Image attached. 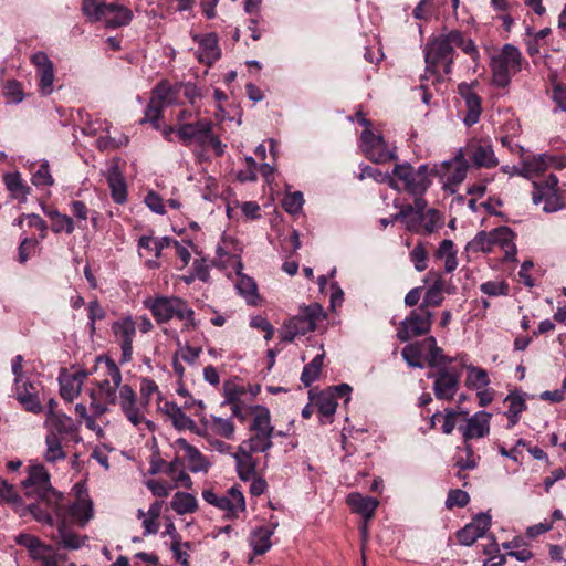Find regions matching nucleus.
Listing matches in <instances>:
<instances>
[{"label": "nucleus", "instance_id": "obj_1", "mask_svg": "<svg viewBox=\"0 0 566 566\" xmlns=\"http://www.w3.org/2000/svg\"><path fill=\"white\" fill-rule=\"evenodd\" d=\"M24 495L34 499L25 505V510L38 521L50 526L54 524L53 514H63V505L60 503L62 493L51 484V476L45 467L40 462H32L28 468V478L22 481Z\"/></svg>", "mask_w": 566, "mask_h": 566}, {"label": "nucleus", "instance_id": "obj_2", "mask_svg": "<svg viewBox=\"0 0 566 566\" xmlns=\"http://www.w3.org/2000/svg\"><path fill=\"white\" fill-rule=\"evenodd\" d=\"M145 305L150 310L157 323H165L170 319H179L185 327H195V312L188 303L179 297L159 296L147 298Z\"/></svg>", "mask_w": 566, "mask_h": 566}, {"label": "nucleus", "instance_id": "obj_3", "mask_svg": "<svg viewBox=\"0 0 566 566\" xmlns=\"http://www.w3.org/2000/svg\"><path fill=\"white\" fill-rule=\"evenodd\" d=\"M324 317L323 307L316 302L300 306L298 314L289 318L281 327L280 335L282 340L291 343L297 336L314 331L317 322Z\"/></svg>", "mask_w": 566, "mask_h": 566}, {"label": "nucleus", "instance_id": "obj_4", "mask_svg": "<svg viewBox=\"0 0 566 566\" xmlns=\"http://www.w3.org/2000/svg\"><path fill=\"white\" fill-rule=\"evenodd\" d=\"M401 355L410 367L422 368V360L428 361L430 366H439L440 364H449L454 358L442 355V349L437 346L433 336L427 337L421 342L408 344L403 347Z\"/></svg>", "mask_w": 566, "mask_h": 566}, {"label": "nucleus", "instance_id": "obj_5", "mask_svg": "<svg viewBox=\"0 0 566 566\" xmlns=\"http://www.w3.org/2000/svg\"><path fill=\"white\" fill-rule=\"evenodd\" d=\"M454 48L450 40V32L429 41L424 49L426 72L444 74L451 72Z\"/></svg>", "mask_w": 566, "mask_h": 566}, {"label": "nucleus", "instance_id": "obj_6", "mask_svg": "<svg viewBox=\"0 0 566 566\" xmlns=\"http://www.w3.org/2000/svg\"><path fill=\"white\" fill-rule=\"evenodd\" d=\"M251 437L241 442L248 451L265 452L273 446L274 428L271 426L270 412L266 408L258 409L250 424Z\"/></svg>", "mask_w": 566, "mask_h": 566}, {"label": "nucleus", "instance_id": "obj_7", "mask_svg": "<svg viewBox=\"0 0 566 566\" xmlns=\"http://www.w3.org/2000/svg\"><path fill=\"white\" fill-rule=\"evenodd\" d=\"M493 83L499 87H506L512 75L521 71V52L511 44H505L500 53L491 60Z\"/></svg>", "mask_w": 566, "mask_h": 566}, {"label": "nucleus", "instance_id": "obj_8", "mask_svg": "<svg viewBox=\"0 0 566 566\" xmlns=\"http://www.w3.org/2000/svg\"><path fill=\"white\" fill-rule=\"evenodd\" d=\"M392 178L402 184L403 190L413 196H422L429 188L431 181L429 178L428 165H420L417 169L409 163L398 164L392 170Z\"/></svg>", "mask_w": 566, "mask_h": 566}, {"label": "nucleus", "instance_id": "obj_9", "mask_svg": "<svg viewBox=\"0 0 566 566\" xmlns=\"http://www.w3.org/2000/svg\"><path fill=\"white\" fill-rule=\"evenodd\" d=\"M202 497L207 503L221 510L227 518H237L245 511V499L237 485L222 494H217L213 490H205Z\"/></svg>", "mask_w": 566, "mask_h": 566}, {"label": "nucleus", "instance_id": "obj_10", "mask_svg": "<svg viewBox=\"0 0 566 566\" xmlns=\"http://www.w3.org/2000/svg\"><path fill=\"white\" fill-rule=\"evenodd\" d=\"M433 379V392L439 400H451L459 390L461 374L454 367L442 366L428 375Z\"/></svg>", "mask_w": 566, "mask_h": 566}, {"label": "nucleus", "instance_id": "obj_11", "mask_svg": "<svg viewBox=\"0 0 566 566\" xmlns=\"http://www.w3.org/2000/svg\"><path fill=\"white\" fill-rule=\"evenodd\" d=\"M431 312L418 307L407 316L397 331V337L401 342H407L412 337L427 334L431 328Z\"/></svg>", "mask_w": 566, "mask_h": 566}, {"label": "nucleus", "instance_id": "obj_12", "mask_svg": "<svg viewBox=\"0 0 566 566\" xmlns=\"http://www.w3.org/2000/svg\"><path fill=\"white\" fill-rule=\"evenodd\" d=\"M105 379L97 382V389H94L96 396L107 402L115 405L117 401V391L119 392L122 385V373L112 359L105 361Z\"/></svg>", "mask_w": 566, "mask_h": 566}, {"label": "nucleus", "instance_id": "obj_13", "mask_svg": "<svg viewBox=\"0 0 566 566\" xmlns=\"http://www.w3.org/2000/svg\"><path fill=\"white\" fill-rule=\"evenodd\" d=\"M116 343L122 350V363H128L133 357V340L136 336V323L130 316L117 319L112 325Z\"/></svg>", "mask_w": 566, "mask_h": 566}, {"label": "nucleus", "instance_id": "obj_14", "mask_svg": "<svg viewBox=\"0 0 566 566\" xmlns=\"http://www.w3.org/2000/svg\"><path fill=\"white\" fill-rule=\"evenodd\" d=\"M363 150L366 156L378 164L387 163L397 158L394 150H390L380 135H375L370 129L361 134Z\"/></svg>", "mask_w": 566, "mask_h": 566}, {"label": "nucleus", "instance_id": "obj_15", "mask_svg": "<svg viewBox=\"0 0 566 566\" xmlns=\"http://www.w3.org/2000/svg\"><path fill=\"white\" fill-rule=\"evenodd\" d=\"M119 406L127 420L136 428L145 426L150 428L151 422L147 420L136 400V395L129 385L119 389Z\"/></svg>", "mask_w": 566, "mask_h": 566}, {"label": "nucleus", "instance_id": "obj_16", "mask_svg": "<svg viewBox=\"0 0 566 566\" xmlns=\"http://www.w3.org/2000/svg\"><path fill=\"white\" fill-rule=\"evenodd\" d=\"M212 130V122L209 119H197L195 123L179 124L176 127V134L179 140L189 145L192 142L199 144L207 143V136Z\"/></svg>", "mask_w": 566, "mask_h": 566}, {"label": "nucleus", "instance_id": "obj_17", "mask_svg": "<svg viewBox=\"0 0 566 566\" xmlns=\"http://www.w3.org/2000/svg\"><path fill=\"white\" fill-rule=\"evenodd\" d=\"M491 413L486 411H478L473 416L467 418L464 424L459 426V431L462 433L464 444L472 439L483 438L490 432Z\"/></svg>", "mask_w": 566, "mask_h": 566}, {"label": "nucleus", "instance_id": "obj_18", "mask_svg": "<svg viewBox=\"0 0 566 566\" xmlns=\"http://www.w3.org/2000/svg\"><path fill=\"white\" fill-rule=\"evenodd\" d=\"M32 63L36 67V75L39 77V88L42 95H50L53 91L54 82V66L48 54L44 52H36L31 57Z\"/></svg>", "mask_w": 566, "mask_h": 566}, {"label": "nucleus", "instance_id": "obj_19", "mask_svg": "<svg viewBox=\"0 0 566 566\" xmlns=\"http://www.w3.org/2000/svg\"><path fill=\"white\" fill-rule=\"evenodd\" d=\"M491 525L488 513H479L471 523L458 531L457 538L461 545L471 546L478 538L484 536Z\"/></svg>", "mask_w": 566, "mask_h": 566}, {"label": "nucleus", "instance_id": "obj_20", "mask_svg": "<svg viewBox=\"0 0 566 566\" xmlns=\"http://www.w3.org/2000/svg\"><path fill=\"white\" fill-rule=\"evenodd\" d=\"M87 376L88 373L85 370H77L75 373L62 370L57 378L61 397L67 402L77 398Z\"/></svg>", "mask_w": 566, "mask_h": 566}, {"label": "nucleus", "instance_id": "obj_21", "mask_svg": "<svg viewBox=\"0 0 566 566\" xmlns=\"http://www.w3.org/2000/svg\"><path fill=\"white\" fill-rule=\"evenodd\" d=\"M458 93L463 98L467 108L463 123L469 127L473 126L479 122L482 112L481 97L474 91V84H459Z\"/></svg>", "mask_w": 566, "mask_h": 566}, {"label": "nucleus", "instance_id": "obj_22", "mask_svg": "<svg viewBox=\"0 0 566 566\" xmlns=\"http://www.w3.org/2000/svg\"><path fill=\"white\" fill-rule=\"evenodd\" d=\"M465 149L476 167L493 168L499 164L489 140H472L467 145Z\"/></svg>", "mask_w": 566, "mask_h": 566}, {"label": "nucleus", "instance_id": "obj_23", "mask_svg": "<svg viewBox=\"0 0 566 566\" xmlns=\"http://www.w3.org/2000/svg\"><path fill=\"white\" fill-rule=\"evenodd\" d=\"M45 424L48 427V433H53L59 439L66 442L80 441L76 423L65 413L53 416L52 419H46Z\"/></svg>", "mask_w": 566, "mask_h": 566}, {"label": "nucleus", "instance_id": "obj_24", "mask_svg": "<svg viewBox=\"0 0 566 566\" xmlns=\"http://www.w3.org/2000/svg\"><path fill=\"white\" fill-rule=\"evenodd\" d=\"M468 169L469 164L462 150H459L453 159L441 165V174L446 177L448 187L460 185L465 179Z\"/></svg>", "mask_w": 566, "mask_h": 566}, {"label": "nucleus", "instance_id": "obj_25", "mask_svg": "<svg viewBox=\"0 0 566 566\" xmlns=\"http://www.w3.org/2000/svg\"><path fill=\"white\" fill-rule=\"evenodd\" d=\"M60 503L63 505L66 522L70 520L71 522L77 523L80 526H85L93 516V506L88 499L77 497L72 504L66 505L64 503V496L62 495Z\"/></svg>", "mask_w": 566, "mask_h": 566}, {"label": "nucleus", "instance_id": "obj_26", "mask_svg": "<svg viewBox=\"0 0 566 566\" xmlns=\"http://www.w3.org/2000/svg\"><path fill=\"white\" fill-rule=\"evenodd\" d=\"M175 448L184 452V457L189 463V470L193 473L207 472L210 462L203 457L198 448L189 444L186 439L179 438L175 441Z\"/></svg>", "mask_w": 566, "mask_h": 566}, {"label": "nucleus", "instance_id": "obj_27", "mask_svg": "<svg viewBox=\"0 0 566 566\" xmlns=\"http://www.w3.org/2000/svg\"><path fill=\"white\" fill-rule=\"evenodd\" d=\"M59 520L57 531L51 537L59 546L65 549H78L85 544L86 537H80L77 534L69 530L65 521V514H54Z\"/></svg>", "mask_w": 566, "mask_h": 566}, {"label": "nucleus", "instance_id": "obj_28", "mask_svg": "<svg viewBox=\"0 0 566 566\" xmlns=\"http://www.w3.org/2000/svg\"><path fill=\"white\" fill-rule=\"evenodd\" d=\"M532 200L536 206L543 205L542 210L546 213L556 212L564 206L558 191L549 187H534Z\"/></svg>", "mask_w": 566, "mask_h": 566}, {"label": "nucleus", "instance_id": "obj_29", "mask_svg": "<svg viewBox=\"0 0 566 566\" xmlns=\"http://www.w3.org/2000/svg\"><path fill=\"white\" fill-rule=\"evenodd\" d=\"M14 396L27 411L35 415L42 411L43 408L35 394V389L29 380L14 384Z\"/></svg>", "mask_w": 566, "mask_h": 566}, {"label": "nucleus", "instance_id": "obj_30", "mask_svg": "<svg viewBox=\"0 0 566 566\" xmlns=\"http://www.w3.org/2000/svg\"><path fill=\"white\" fill-rule=\"evenodd\" d=\"M346 503L353 512L361 515L364 520H371L375 511L379 505V501L373 496H364L358 492L349 493Z\"/></svg>", "mask_w": 566, "mask_h": 566}, {"label": "nucleus", "instance_id": "obj_31", "mask_svg": "<svg viewBox=\"0 0 566 566\" xmlns=\"http://www.w3.org/2000/svg\"><path fill=\"white\" fill-rule=\"evenodd\" d=\"M252 453V451H248L245 447L242 446H239L237 452L231 453L235 461L238 476L242 481H250L255 475L256 462Z\"/></svg>", "mask_w": 566, "mask_h": 566}, {"label": "nucleus", "instance_id": "obj_32", "mask_svg": "<svg viewBox=\"0 0 566 566\" xmlns=\"http://www.w3.org/2000/svg\"><path fill=\"white\" fill-rule=\"evenodd\" d=\"M195 40L199 43L198 60L200 62L211 65L220 57L221 52L214 33L195 36Z\"/></svg>", "mask_w": 566, "mask_h": 566}, {"label": "nucleus", "instance_id": "obj_33", "mask_svg": "<svg viewBox=\"0 0 566 566\" xmlns=\"http://www.w3.org/2000/svg\"><path fill=\"white\" fill-rule=\"evenodd\" d=\"M106 179L111 189L112 199L118 205L126 202L127 186L118 166L114 165L107 170Z\"/></svg>", "mask_w": 566, "mask_h": 566}, {"label": "nucleus", "instance_id": "obj_34", "mask_svg": "<svg viewBox=\"0 0 566 566\" xmlns=\"http://www.w3.org/2000/svg\"><path fill=\"white\" fill-rule=\"evenodd\" d=\"M454 360H459L460 365L467 367L465 385L469 389L480 390L489 386L490 379L486 370L473 365L467 366V355H461Z\"/></svg>", "mask_w": 566, "mask_h": 566}, {"label": "nucleus", "instance_id": "obj_35", "mask_svg": "<svg viewBox=\"0 0 566 566\" xmlns=\"http://www.w3.org/2000/svg\"><path fill=\"white\" fill-rule=\"evenodd\" d=\"M159 410L171 420L174 427L178 430L192 429L196 426L195 421L187 417L175 402L165 401L159 405Z\"/></svg>", "mask_w": 566, "mask_h": 566}, {"label": "nucleus", "instance_id": "obj_36", "mask_svg": "<svg viewBox=\"0 0 566 566\" xmlns=\"http://www.w3.org/2000/svg\"><path fill=\"white\" fill-rule=\"evenodd\" d=\"M274 525H263L251 533L250 546L254 554L262 555L271 548V536L274 533Z\"/></svg>", "mask_w": 566, "mask_h": 566}, {"label": "nucleus", "instance_id": "obj_37", "mask_svg": "<svg viewBox=\"0 0 566 566\" xmlns=\"http://www.w3.org/2000/svg\"><path fill=\"white\" fill-rule=\"evenodd\" d=\"M433 258L436 262L443 263L446 272L454 271L458 266V261L453 241L450 239L442 240L434 251Z\"/></svg>", "mask_w": 566, "mask_h": 566}, {"label": "nucleus", "instance_id": "obj_38", "mask_svg": "<svg viewBox=\"0 0 566 566\" xmlns=\"http://www.w3.org/2000/svg\"><path fill=\"white\" fill-rule=\"evenodd\" d=\"M549 155L539 154L537 156H525L522 159V167L516 174L525 178L544 172L548 168Z\"/></svg>", "mask_w": 566, "mask_h": 566}, {"label": "nucleus", "instance_id": "obj_39", "mask_svg": "<svg viewBox=\"0 0 566 566\" xmlns=\"http://www.w3.org/2000/svg\"><path fill=\"white\" fill-rule=\"evenodd\" d=\"M104 19L107 27L119 28L130 23L133 20V12L127 7L108 3L106 7V17Z\"/></svg>", "mask_w": 566, "mask_h": 566}, {"label": "nucleus", "instance_id": "obj_40", "mask_svg": "<svg viewBox=\"0 0 566 566\" xmlns=\"http://www.w3.org/2000/svg\"><path fill=\"white\" fill-rule=\"evenodd\" d=\"M64 443H66V441L56 438L53 433H46L45 450L43 452L44 460L51 464L64 460L66 458Z\"/></svg>", "mask_w": 566, "mask_h": 566}, {"label": "nucleus", "instance_id": "obj_41", "mask_svg": "<svg viewBox=\"0 0 566 566\" xmlns=\"http://www.w3.org/2000/svg\"><path fill=\"white\" fill-rule=\"evenodd\" d=\"M179 95L178 85L171 86L168 82L158 83L151 91V99H157L161 106H168L177 101Z\"/></svg>", "mask_w": 566, "mask_h": 566}, {"label": "nucleus", "instance_id": "obj_42", "mask_svg": "<svg viewBox=\"0 0 566 566\" xmlns=\"http://www.w3.org/2000/svg\"><path fill=\"white\" fill-rule=\"evenodd\" d=\"M319 421L321 423H329L332 422V417L334 416L337 407V401L334 399L331 392L322 391L316 401Z\"/></svg>", "mask_w": 566, "mask_h": 566}, {"label": "nucleus", "instance_id": "obj_43", "mask_svg": "<svg viewBox=\"0 0 566 566\" xmlns=\"http://www.w3.org/2000/svg\"><path fill=\"white\" fill-rule=\"evenodd\" d=\"M324 352L317 354L311 363L306 364L301 374V381L305 387H310L321 375L323 361H324Z\"/></svg>", "mask_w": 566, "mask_h": 566}, {"label": "nucleus", "instance_id": "obj_44", "mask_svg": "<svg viewBox=\"0 0 566 566\" xmlns=\"http://www.w3.org/2000/svg\"><path fill=\"white\" fill-rule=\"evenodd\" d=\"M170 504L171 509L179 515L192 513L197 510V500L190 493L177 492Z\"/></svg>", "mask_w": 566, "mask_h": 566}, {"label": "nucleus", "instance_id": "obj_45", "mask_svg": "<svg viewBox=\"0 0 566 566\" xmlns=\"http://www.w3.org/2000/svg\"><path fill=\"white\" fill-rule=\"evenodd\" d=\"M45 213L52 220L53 232H65L67 234H71L74 231V221L67 214L61 213L57 210H49L45 211Z\"/></svg>", "mask_w": 566, "mask_h": 566}, {"label": "nucleus", "instance_id": "obj_46", "mask_svg": "<svg viewBox=\"0 0 566 566\" xmlns=\"http://www.w3.org/2000/svg\"><path fill=\"white\" fill-rule=\"evenodd\" d=\"M422 233L431 234L441 229L444 224L443 214L437 209H428L424 214H421Z\"/></svg>", "mask_w": 566, "mask_h": 566}, {"label": "nucleus", "instance_id": "obj_47", "mask_svg": "<svg viewBox=\"0 0 566 566\" xmlns=\"http://www.w3.org/2000/svg\"><path fill=\"white\" fill-rule=\"evenodd\" d=\"M493 243L489 232L480 231L471 241H469L465 245V253L470 255L471 253L479 252H491L493 250Z\"/></svg>", "mask_w": 566, "mask_h": 566}, {"label": "nucleus", "instance_id": "obj_48", "mask_svg": "<svg viewBox=\"0 0 566 566\" xmlns=\"http://www.w3.org/2000/svg\"><path fill=\"white\" fill-rule=\"evenodd\" d=\"M394 219H401L408 231L422 233L421 214L411 208H402L398 213L394 214Z\"/></svg>", "mask_w": 566, "mask_h": 566}, {"label": "nucleus", "instance_id": "obj_49", "mask_svg": "<svg viewBox=\"0 0 566 566\" xmlns=\"http://www.w3.org/2000/svg\"><path fill=\"white\" fill-rule=\"evenodd\" d=\"M108 3L98 0H83L82 11L92 22H97L106 17V7Z\"/></svg>", "mask_w": 566, "mask_h": 566}, {"label": "nucleus", "instance_id": "obj_50", "mask_svg": "<svg viewBox=\"0 0 566 566\" xmlns=\"http://www.w3.org/2000/svg\"><path fill=\"white\" fill-rule=\"evenodd\" d=\"M450 40L453 48H460L465 54L470 55L473 60L478 59V49L471 39H465L460 31H450Z\"/></svg>", "mask_w": 566, "mask_h": 566}, {"label": "nucleus", "instance_id": "obj_51", "mask_svg": "<svg viewBox=\"0 0 566 566\" xmlns=\"http://www.w3.org/2000/svg\"><path fill=\"white\" fill-rule=\"evenodd\" d=\"M4 184L8 190L15 198L22 197L24 199L29 193L30 188L27 185H24L18 172L7 174L4 176Z\"/></svg>", "mask_w": 566, "mask_h": 566}, {"label": "nucleus", "instance_id": "obj_52", "mask_svg": "<svg viewBox=\"0 0 566 566\" xmlns=\"http://www.w3.org/2000/svg\"><path fill=\"white\" fill-rule=\"evenodd\" d=\"M237 293L251 306H260L263 303L259 294L258 285H234Z\"/></svg>", "mask_w": 566, "mask_h": 566}, {"label": "nucleus", "instance_id": "obj_53", "mask_svg": "<svg viewBox=\"0 0 566 566\" xmlns=\"http://www.w3.org/2000/svg\"><path fill=\"white\" fill-rule=\"evenodd\" d=\"M32 182L35 186H52L54 179L50 172V166L46 160L41 161L32 172Z\"/></svg>", "mask_w": 566, "mask_h": 566}, {"label": "nucleus", "instance_id": "obj_54", "mask_svg": "<svg viewBox=\"0 0 566 566\" xmlns=\"http://www.w3.org/2000/svg\"><path fill=\"white\" fill-rule=\"evenodd\" d=\"M40 244L39 239L24 238L18 248V260L20 263H25L32 255L35 254Z\"/></svg>", "mask_w": 566, "mask_h": 566}, {"label": "nucleus", "instance_id": "obj_55", "mask_svg": "<svg viewBox=\"0 0 566 566\" xmlns=\"http://www.w3.org/2000/svg\"><path fill=\"white\" fill-rule=\"evenodd\" d=\"M32 559L40 562V566H59L60 555L51 545L45 544Z\"/></svg>", "mask_w": 566, "mask_h": 566}, {"label": "nucleus", "instance_id": "obj_56", "mask_svg": "<svg viewBox=\"0 0 566 566\" xmlns=\"http://www.w3.org/2000/svg\"><path fill=\"white\" fill-rule=\"evenodd\" d=\"M17 543L20 546H23L28 549L30 557L32 558L34 555H39L40 548H42L45 544L40 541L38 537L22 533L17 536Z\"/></svg>", "mask_w": 566, "mask_h": 566}, {"label": "nucleus", "instance_id": "obj_57", "mask_svg": "<svg viewBox=\"0 0 566 566\" xmlns=\"http://www.w3.org/2000/svg\"><path fill=\"white\" fill-rule=\"evenodd\" d=\"M367 178H371L380 184L388 182L390 185V187H397L396 181L392 178V176H390L388 174H384L379 169L371 167V166H366V167L361 168V171L359 174V179L363 180V179H367Z\"/></svg>", "mask_w": 566, "mask_h": 566}, {"label": "nucleus", "instance_id": "obj_58", "mask_svg": "<svg viewBox=\"0 0 566 566\" xmlns=\"http://www.w3.org/2000/svg\"><path fill=\"white\" fill-rule=\"evenodd\" d=\"M154 395H156L158 399H161L157 384L150 378H143L140 381L142 405L146 407Z\"/></svg>", "mask_w": 566, "mask_h": 566}, {"label": "nucleus", "instance_id": "obj_59", "mask_svg": "<svg viewBox=\"0 0 566 566\" xmlns=\"http://www.w3.org/2000/svg\"><path fill=\"white\" fill-rule=\"evenodd\" d=\"M442 285H430L419 307L428 310L429 306H438L442 302Z\"/></svg>", "mask_w": 566, "mask_h": 566}, {"label": "nucleus", "instance_id": "obj_60", "mask_svg": "<svg viewBox=\"0 0 566 566\" xmlns=\"http://www.w3.org/2000/svg\"><path fill=\"white\" fill-rule=\"evenodd\" d=\"M191 544L189 542H179L176 538H174L171 544V552L174 555V558L177 563H179L181 566H190L188 562V551L190 549Z\"/></svg>", "mask_w": 566, "mask_h": 566}, {"label": "nucleus", "instance_id": "obj_61", "mask_svg": "<svg viewBox=\"0 0 566 566\" xmlns=\"http://www.w3.org/2000/svg\"><path fill=\"white\" fill-rule=\"evenodd\" d=\"M163 108H164V106L158 104L157 99L150 98V101L146 107V111H145V116L140 120V123H150L154 126V128L158 129L159 128L158 120L161 116Z\"/></svg>", "mask_w": 566, "mask_h": 566}, {"label": "nucleus", "instance_id": "obj_62", "mask_svg": "<svg viewBox=\"0 0 566 566\" xmlns=\"http://www.w3.org/2000/svg\"><path fill=\"white\" fill-rule=\"evenodd\" d=\"M489 233H490L493 247L500 245L502 248H506V247L511 245V243H512L513 232L507 227L496 228Z\"/></svg>", "mask_w": 566, "mask_h": 566}, {"label": "nucleus", "instance_id": "obj_63", "mask_svg": "<svg viewBox=\"0 0 566 566\" xmlns=\"http://www.w3.org/2000/svg\"><path fill=\"white\" fill-rule=\"evenodd\" d=\"M525 409V401L521 397H512L510 399L509 409L506 417L509 419V427H513L517 423L520 415Z\"/></svg>", "mask_w": 566, "mask_h": 566}, {"label": "nucleus", "instance_id": "obj_64", "mask_svg": "<svg viewBox=\"0 0 566 566\" xmlns=\"http://www.w3.org/2000/svg\"><path fill=\"white\" fill-rule=\"evenodd\" d=\"M470 501V496L465 491L460 489L450 490L446 500V506L448 509L464 507Z\"/></svg>", "mask_w": 566, "mask_h": 566}]
</instances>
